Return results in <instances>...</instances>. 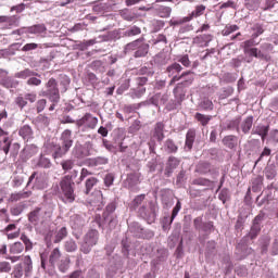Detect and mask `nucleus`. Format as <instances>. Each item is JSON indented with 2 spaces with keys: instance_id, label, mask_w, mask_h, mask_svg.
<instances>
[{
  "instance_id": "obj_22",
  "label": "nucleus",
  "mask_w": 278,
  "mask_h": 278,
  "mask_svg": "<svg viewBox=\"0 0 278 278\" xmlns=\"http://www.w3.org/2000/svg\"><path fill=\"white\" fill-rule=\"evenodd\" d=\"M41 212H42V208L41 207H35L34 211H31L29 214H28V220L29 223H31L33 225H38V222L40 220V216H41Z\"/></svg>"
},
{
  "instance_id": "obj_33",
  "label": "nucleus",
  "mask_w": 278,
  "mask_h": 278,
  "mask_svg": "<svg viewBox=\"0 0 278 278\" xmlns=\"http://www.w3.org/2000/svg\"><path fill=\"white\" fill-rule=\"evenodd\" d=\"M25 251V245L22 242H15L10 245L11 255H18Z\"/></svg>"
},
{
  "instance_id": "obj_50",
  "label": "nucleus",
  "mask_w": 278,
  "mask_h": 278,
  "mask_svg": "<svg viewBox=\"0 0 278 278\" xmlns=\"http://www.w3.org/2000/svg\"><path fill=\"white\" fill-rule=\"evenodd\" d=\"M21 240L25 244L26 251H31V249H34V243L28 239L27 235H22Z\"/></svg>"
},
{
  "instance_id": "obj_16",
  "label": "nucleus",
  "mask_w": 278,
  "mask_h": 278,
  "mask_svg": "<svg viewBox=\"0 0 278 278\" xmlns=\"http://www.w3.org/2000/svg\"><path fill=\"white\" fill-rule=\"evenodd\" d=\"M62 260V251L60 248H54L49 255V264L52 268H55V264H58Z\"/></svg>"
},
{
  "instance_id": "obj_39",
  "label": "nucleus",
  "mask_w": 278,
  "mask_h": 278,
  "mask_svg": "<svg viewBox=\"0 0 278 278\" xmlns=\"http://www.w3.org/2000/svg\"><path fill=\"white\" fill-rule=\"evenodd\" d=\"M270 131V126L257 125L253 128L252 135L253 136H262L263 134H268Z\"/></svg>"
},
{
  "instance_id": "obj_60",
  "label": "nucleus",
  "mask_w": 278,
  "mask_h": 278,
  "mask_svg": "<svg viewBox=\"0 0 278 278\" xmlns=\"http://www.w3.org/2000/svg\"><path fill=\"white\" fill-rule=\"evenodd\" d=\"M92 175V173H90V170H88V168H83L80 170V176L78 178L77 184H81V181H84V179H86V177Z\"/></svg>"
},
{
  "instance_id": "obj_54",
  "label": "nucleus",
  "mask_w": 278,
  "mask_h": 278,
  "mask_svg": "<svg viewBox=\"0 0 278 278\" xmlns=\"http://www.w3.org/2000/svg\"><path fill=\"white\" fill-rule=\"evenodd\" d=\"M167 166L172 169L177 168V166H179V161L177 157L175 156H169L168 161H167Z\"/></svg>"
},
{
  "instance_id": "obj_24",
  "label": "nucleus",
  "mask_w": 278,
  "mask_h": 278,
  "mask_svg": "<svg viewBox=\"0 0 278 278\" xmlns=\"http://www.w3.org/2000/svg\"><path fill=\"white\" fill-rule=\"evenodd\" d=\"M223 144L228 149H236V147H238V137L233 135L226 136L223 139Z\"/></svg>"
},
{
  "instance_id": "obj_28",
  "label": "nucleus",
  "mask_w": 278,
  "mask_h": 278,
  "mask_svg": "<svg viewBox=\"0 0 278 278\" xmlns=\"http://www.w3.org/2000/svg\"><path fill=\"white\" fill-rule=\"evenodd\" d=\"M99 184V179L96 177H90L85 181V194H90L92 188Z\"/></svg>"
},
{
  "instance_id": "obj_64",
  "label": "nucleus",
  "mask_w": 278,
  "mask_h": 278,
  "mask_svg": "<svg viewBox=\"0 0 278 278\" xmlns=\"http://www.w3.org/2000/svg\"><path fill=\"white\" fill-rule=\"evenodd\" d=\"M38 49V43H26L23 48L22 51H34Z\"/></svg>"
},
{
  "instance_id": "obj_36",
  "label": "nucleus",
  "mask_w": 278,
  "mask_h": 278,
  "mask_svg": "<svg viewBox=\"0 0 278 278\" xmlns=\"http://www.w3.org/2000/svg\"><path fill=\"white\" fill-rule=\"evenodd\" d=\"M164 147L168 153H177V151H179V147L175 144V141L173 139L165 140Z\"/></svg>"
},
{
  "instance_id": "obj_52",
  "label": "nucleus",
  "mask_w": 278,
  "mask_h": 278,
  "mask_svg": "<svg viewBox=\"0 0 278 278\" xmlns=\"http://www.w3.org/2000/svg\"><path fill=\"white\" fill-rule=\"evenodd\" d=\"M178 62H180V64H182L185 68H190V64H192V62H190V58L188 56V54L179 56Z\"/></svg>"
},
{
  "instance_id": "obj_56",
  "label": "nucleus",
  "mask_w": 278,
  "mask_h": 278,
  "mask_svg": "<svg viewBox=\"0 0 278 278\" xmlns=\"http://www.w3.org/2000/svg\"><path fill=\"white\" fill-rule=\"evenodd\" d=\"M37 112L40 114V112L45 111V108H47V100L46 99H40L36 103Z\"/></svg>"
},
{
  "instance_id": "obj_3",
  "label": "nucleus",
  "mask_w": 278,
  "mask_h": 278,
  "mask_svg": "<svg viewBox=\"0 0 278 278\" xmlns=\"http://www.w3.org/2000/svg\"><path fill=\"white\" fill-rule=\"evenodd\" d=\"M60 190L65 199V203H73L75 201V181H73V176L65 175L61 178Z\"/></svg>"
},
{
  "instance_id": "obj_41",
  "label": "nucleus",
  "mask_w": 278,
  "mask_h": 278,
  "mask_svg": "<svg viewBox=\"0 0 278 278\" xmlns=\"http://www.w3.org/2000/svg\"><path fill=\"white\" fill-rule=\"evenodd\" d=\"M64 250L67 253H74V251H77V243L75 242V240L68 239L67 241H65Z\"/></svg>"
},
{
  "instance_id": "obj_53",
  "label": "nucleus",
  "mask_w": 278,
  "mask_h": 278,
  "mask_svg": "<svg viewBox=\"0 0 278 278\" xmlns=\"http://www.w3.org/2000/svg\"><path fill=\"white\" fill-rule=\"evenodd\" d=\"M181 210V202L178 201L175 205V207L172 211V217H170V223H173L175 220V218H177V214H179V211Z\"/></svg>"
},
{
  "instance_id": "obj_1",
  "label": "nucleus",
  "mask_w": 278,
  "mask_h": 278,
  "mask_svg": "<svg viewBox=\"0 0 278 278\" xmlns=\"http://www.w3.org/2000/svg\"><path fill=\"white\" fill-rule=\"evenodd\" d=\"M252 36L241 43V49L244 55L248 58H255L256 60H263L264 62H270V52L275 47L273 43L265 42L261 45L260 49L255 48V38H260L264 34V25L260 23L253 24L251 27Z\"/></svg>"
},
{
  "instance_id": "obj_2",
  "label": "nucleus",
  "mask_w": 278,
  "mask_h": 278,
  "mask_svg": "<svg viewBox=\"0 0 278 278\" xmlns=\"http://www.w3.org/2000/svg\"><path fill=\"white\" fill-rule=\"evenodd\" d=\"M73 131L65 129L60 137V144L52 146V157L53 160H60L71 151L73 148Z\"/></svg>"
},
{
  "instance_id": "obj_11",
  "label": "nucleus",
  "mask_w": 278,
  "mask_h": 278,
  "mask_svg": "<svg viewBox=\"0 0 278 278\" xmlns=\"http://www.w3.org/2000/svg\"><path fill=\"white\" fill-rule=\"evenodd\" d=\"M90 205L92 207H97V210H101L105 204L103 203V192L96 191L91 194L89 200Z\"/></svg>"
},
{
  "instance_id": "obj_30",
  "label": "nucleus",
  "mask_w": 278,
  "mask_h": 278,
  "mask_svg": "<svg viewBox=\"0 0 278 278\" xmlns=\"http://www.w3.org/2000/svg\"><path fill=\"white\" fill-rule=\"evenodd\" d=\"M241 130L243 134H249L251 129L253 128V116H248L240 125Z\"/></svg>"
},
{
  "instance_id": "obj_57",
  "label": "nucleus",
  "mask_w": 278,
  "mask_h": 278,
  "mask_svg": "<svg viewBox=\"0 0 278 278\" xmlns=\"http://www.w3.org/2000/svg\"><path fill=\"white\" fill-rule=\"evenodd\" d=\"M140 34H142V30L138 26H132L127 30V36H140Z\"/></svg>"
},
{
  "instance_id": "obj_14",
  "label": "nucleus",
  "mask_w": 278,
  "mask_h": 278,
  "mask_svg": "<svg viewBox=\"0 0 278 278\" xmlns=\"http://www.w3.org/2000/svg\"><path fill=\"white\" fill-rule=\"evenodd\" d=\"M90 155V150L84 146H76L73 150V156L76 160H85V157H88Z\"/></svg>"
},
{
  "instance_id": "obj_23",
  "label": "nucleus",
  "mask_w": 278,
  "mask_h": 278,
  "mask_svg": "<svg viewBox=\"0 0 278 278\" xmlns=\"http://www.w3.org/2000/svg\"><path fill=\"white\" fill-rule=\"evenodd\" d=\"M197 138V132L194 130H188L186 135L185 147L188 151H192V147L194 144V139Z\"/></svg>"
},
{
  "instance_id": "obj_42",
  "label": "nucleus",
  "mask_w": 278,
  "mask_h": 278,
  "mask_svg": "<svg viewBox=\"0 0 278 278\" xmlns=\"http://www.w3.org/2000/svg\"><path fill=\"white\" fill-rule=\"evenodd\" d=\"M61 166L64 173H68V170H73L75 167V161L71 159L64 160L61 162Z\"/></svg>"
},
{
  "instance_id": "obj_46",
  "label": "nucleus",
  "mask_w": 278,
  "mask_h": 278,
  "mask_svg": "<svg viewBox=\"0 0 278 278\" xmlns=\"http://www.w3.org/2000/svg\"><path fill=\"white\" fill-rule=\"evenodd\" d=\"M15 77H17V79H27V77H34V72L29 68H26L24 71L16 73Z\"/></svg>"
},
{
  "instance_id": "obj_61",
  "label": "nucleus",
  "mask_w": 278,
  "mask_h": 278,
  "mask_svg": "<svg viewBox=\"0 0 278 278\" xmlns=\"http://www.w3.org/2000/svg\"><path fill=\"white\" fill-rule=\"evenodd\" d=\"M114 184V175L113 174H106L104 177V185L106 188H110Z\"/></svg>"
},
{
  "instance_id": "obj_25",
  "label": "nucleus",
  "mask_w": 278,
  "mask_h": 278,
  "mask_svg": "<svg viewBox=\"0 0 278 278\" xmlns=\"http://www.w3.org/2000/svg\"><path fill=\"white\" fill-rule=\"evenodd\" d=\"M147 53H149V45L144 42V39H142L139 48L135 51V58H144Z\"/></svg>"
},
{
  "instance_id": "obj_21",
  "label": "nucleus",
  "mask_w": 278,
  "mask_h": 278,
  "mask_svg": "<svg viewBox=\"0 0 278 278\" xmlns=\"http://www.w3.org/2000/svg\"><path fill=\"white\" fill-rule=\"evenodd\" d=\"M18 135L23 140H30L34 136V130L29 127V125H24L20 128Z\"/></svg>"
},
{
  "instance_id": "obj_58",
  "label": "nucleus",
  "mask_w": 278,
  "mask_h": 278,
  "mask_svg": "<svg viewBox=\"0 0 278 278\" xmlns=\"http://www.w3.org/2000/svg\"><path fill=\"white\" fill-rule=\"evenodd\" d=\"M188 17L187 16H185V17H182V18H180V20H172L170 22H169V25H170V27H177V25H184V23H189V21L187 20Z\"/></svg>"
},
{
  "instance_id": "obj_18",
  "label": "nucleus",
  "mask_w": 278,
  "mask_h": 278,
  "mask_svg": "<svg viewBox=\"0 0 278 278\" xmlns=\"http://www.w3.org/2000/svg\"><path fill=\"white\" fill-rule=\"evenodd\" d=\"M31 197V191H20L16 193H12L9 198L10 203H16V201H21L22 199H29Z\"/></svg>"
},
{
  "instance_id": "obj_32",
  "label": "nucleus",
  "mask_w": 278,
  "mask_h": 278,
  "mask_svg": "<svg viewBox=\"0 0 278 278\" xmlns=\"http://www.w3.org/2000/svg\"><path fill=\"white\" fill-rule=\"evenodd\" d=\"M0 86H3V88H16L18 83L12 79V77H4L0 79Z\"/></svg>"
},
{
  "instance_id": "obj_59",
  "label": "nucleus",
  "mask_w": 278,
  "mask_h": 278,
  "mask_svg": "<svg viewBox=\"0 0 278 278\" xmlns=\"http://www.w3.org/2000/svg\"><path fill=\"white\" fill-rule=\"evenodd\" d=\"M38 164L41 168H51V160L47 157H41Z\"/></svg>"
},
{
  "instance_id": "obj_9",
  "label": "nucleus",
  "mask_w": 278,
  "mask_h": 278,
  "mask_svg": "<svg viewBox=\"0 0 278 278\" xmlns=\"http://www.w3.org/2000/svg\"><path fill=\"white\" fill-rule=\"evenodd\" d=\"M36 99H38V96L36 93H34V92L25 93L24 96L23 94H18L15 98V105H17V108L23 110V108H26L27 101L29 103H36Z\"/></svg>"
},
{
  "instance_id": "obj_13",
  "label": "nucleus",
  "mask_w": 278,
  "mask_h": 278,
  "mask_svg": "<svg viewBox=\"0 0 278 278\" xmlns=\"http://www.w3.org/2000/svg\"><path fill=\"white\" fill-rule=\"evenodd\" d=\"M192 81H194V76H189L184 81L178 83L173 90L174 96L176 98L179 97L181 94V92H184V88H186V86H191Z\"/></svg>"
},
{
  "instance_id": "obj_38",
  "label": "nucleus",
  "mask_w": 278,
  "mask_h": 278,
  "mask_svg": "<svg viewBox=\"0 0 278 278\" xmlns=\"http://www.w3.org/2000/svg\"><path fill=\"white\" fill-rule=\"evenodd\" d=\"M192 184L193 186H204L205 188H212L214 186V181L207 178H195Z\"/></svg>"
},
{
  "instance_id": "obj_49",
  "label": "nucleus",
  "mask_w": 278,
  "mask_h": 278,
  "mask_svg": "<svg viewBox=\"0 0 278 278\" xmlns=\"http://www.w3.org/2000/svg\"><path fill=\"white\" fill-rule=\"evenodd\" d=\"M240 117L231 119L227 125L228 129H237V131H240Z\"/></svg>"
},
{
  "instance_id": "obj_35",
  "label": "nucleus",
  "mask_w": 278,
  "mask_h": 278,
  "mask_svg": "<svg viewBox=\"0 0 278 278\" xmlns=\"http://www.w3.org/2000/svg\"><path fill=\"white\" fill-rule=\"evenodd\" d=\"M194 118L203 127L207 126L210 124V121H212V117L210 115H205V114H202V113H195Z\"/></svg>"
},
{
  "instance_id": "obj_15",
  "label": "nucleus",
  "mask_w": 278,
  "mask_h": 278,
  "mask_svg": "<svg viewBox=\"0 0 278 278\" xmlns=\"http://www.w3.org/2000/svg\"><path fill=\"white\" fill-rule=\"evenodd\" d=\"M164 123L157 122L152 131L153 138L157 140V142H162L164 140Z\"/></svg>"
},
{
  "instance_id": "obj_17",
  "label": "nucleus",
  "mask_w": 278,
  "mask_h": 278,
  "mask_svg": "<svg viewBox=\"0 0 278 278\" xmlns=\"http://www.w3.org/2000/svg\"><path fill=\"white\" fill-rule=\"evenodd\" d=\"M154 12L156 16H160V18H170L173 9L170 7L160 5L154 10Z\"/></svg>"
},
{
  "instance_id": "obj_10",
  "label": "nucleus",
  "mask_w": 278,
  "mask_h": 278,
  "mask_svg": "<svg viewBox=\"0 0 278 278\" xmlns=\"http://www.w3.org/2000/svg\"><path fill=\"white\" fill-rule=\"evenodd\" d=\"M193 226L197 231H204L205 233H212V229H214V222L203 223V217H195L193 219Z\"/></svg>"
},
{
  "instance_id": "obj_26",
  "label": "nucleus",
  "mask_w": 278,
  "mask_h": 278,
  "mask_svg": "<svg viewBox=\"0 0 278 278\" xmlns=\"http://www.w3.org/2000/svg\"><path fill=\"white\" fill-rule=\"evenodd\" d=\"M58 268L60 273H66L71 268V258L68 256H63L59 263Z\"/></svg>"
},
{
  "instance_id": "obj_20",
  "label": "nucleus",
  "mask_w": 278,
  "mask_h": 278,
  "mask_svg": "<svg viewBox=\"0 0 278 278\" xmlns=\"http://www.w3.org/2000/svg\"><path fill=\"white\" fill-rule=\"evenodd\" d=\"M206 7L203 4L197 5L195 9L187 16V21H192V18H199L205 14Z\"/></svg>"
},
{
  "instance_id": "obj_37",
  "label": "nucleus",
  "mask_w": 278,
  "mask_h": 278,
  "mask_svg": "<svg viewBox=\"0 0 278 278\" xmlns=\"http://www.w3.org/2000/svg\"><path fill=\"white\" fill-rule=\"evenodd\" d=\"M143 38L137 39L135 41H131L125 46L126 53H129V51H138V48L142 43Z\"/></svg>"
},
{
  "instance_id": "obj_31",
  "label": "nucleus",
  "mask_w": 278,
  "mask_h": 278,
  "mask_svg": "<svg viewBox=\"0 0 278 278\" xmlns=\"http://www.w3.org/2000/svg\"><path fill=\"white\" fill-rule=\"evenodd\" d=\"M10 147H12V140H10V137L0 139V151H3L5 155L10 153Z\"/></svg>"
},
{
  "instance_id": "obj_7",
  "label": "nucleus",
  "mask_w": 278,
  "mask_h": 278,
  "mask_svg": "<svg viewBox=\"0 0 278 278\" xmlns=\"http://www.w3.org/2000/svg\"><path fill=\"white\" fill-rule=\"evenodd\" d=\"M97 242H99V230H89L85 236V245L81 248L83 253L88 254Z\"/></svg>"
},
{
  "instance_id": "obj_44",
  "label": "nucleus",
  "mask_w": 278,
  "mask_h": 278,
  "mask_svg": "<svg viewBox=\"0 0 278 278\" xmlns=\"http://www.w3.org/2000/svg\"><path fill=\"white\" fill-rule=\"evenodd\" d=\"M240 29V26L233 24V25H226L225 28L222 30V34L224 36H230V34H233V31H238Z\"/></svg>"
},
{
  "instance_id": "obj_29",
  "label": "nucleus",
  "mask_w": 278,
  "mask_h": 278,
  "mask_svg": "<svg viewBox=\"0 0 278 278\" xmlns=\"http://www.w3.org/2000/svg\"><path fill=\"white\" fill-rule=\"evenodd\" d=\"M68 236V229L66 227H62L59 229L54 236V244H60Z\"/></svg>"
},
{
  "instance_id": "obj_43",
  "label": "nucleus",
  "mask_w": 278,
  "mask_h": 278,
  "mask_svg": "<svg viewBox=\"0 0 278 278\" xmlns=\"http://www.w3.org/2000/svg\"><path fill=\"white\" fill-rule=\"evenodd\" d=\"M264 184V177L262 176H256L255 178H253L252 180V190L255 192L257 190H260L262 188Z\"/></svg>"
},
{
  "instance_id": "obj_63",
  "label": "nucleus",
  "mask_w": 278,
  "mask_h": 278,
  "mask_svg": "<svg viewBox=\"0 0 278 278\" xmlns=\"http://www.w3.org/2000/svg\"><path fill=\"white\" fill-rule=\"evenodd\" d=\"M40 84H42V80L37 77H30L27 80L28 86H40Z\"/></svg>"
},
{
  "instance_id": "obj_12",
  "label": "nucleus",
  "mask_w": 278,
  "mask_h": 278,
  "mask_svg": "<svg viewBox=\"0 0 278 278\" xmlns=\"http://www.w3.org/2000/svg\"><path fill=\"white\" fill-rule=\"evenodd\" d=\"M114 212H116V204L114 203L108 204L105 207V211L102 214L103 222L109 223V225H112V223H114V216H112Z\"/></svg>"
},
{
  "instance_id": "obj_27",
  "label": "nucleus",
  "mask_w": 278,
  "mask_h": 278,
  "mask_svg": "<svg viewBox=\"0 0 278 278\" xmlns=\"http://www.w3.org/2000/svg\"><path fill=\"white\" fill-rule=\"evenodd\" d=\"M47 31V26L45 24H37L29 26L26 34H45Z\"/></svg>"
},
{
  "instance_id": "obj_55",
  "label": "nucleus",
  "mask_w": 278,
  "mask_h": 278,
  "mask_svg": "<svg viewBox=\"0 0 278 278\" xmlns=\"http://www.w3.org/2000/svg\"><path fill=\"white\" fill-rule=\"evenodd\" d=\"M10 270H12V265H10V262H0V273H10Z\"/></svg>"
},
{
  "instance_id": "obj_5",
  "label": "nucleus",
  "mask_w": 278,
  "mask_h": 278,
  "mask_svg": "<svg viewBox=\"0 0 278 278\" xmlns=\"http://www.w3.org/2000/svg\"><path fill=\"white\" fill-rule=\"evenodd\" d=\"M31 270H34V265L31 257L27 255L24 256L22 263L15 265L13 275L15 278H21L23 277V273H25V277H29V273H31Z\"/></svg>"
},
{
  "instance_id": "obj_6",
  "label": "nucleus",
  "mask_w": 278,
  "mask_h": 278,
  "mask_svg": "<svg viewBox=\"0 0 278 278\" xmlns=\"http://www.w3.org/2000/svg\"><path fill=\"white\" fill-rule=\"evenodd\" d=\"M47 91L43 92V97H48L51 103H60V89L58 88V80L50 78L46 84Z\"/></svg>"
},
{
  "instance_id": "obj_47",
  "label": "nucleus",
  "mask_w": 278,
  "mask_h": 278,
  "mask_svg": "<svg viewBox=\"0 0 278 278\" xmlns=\"http://www.w3.org/2000/svg\"><path fill=\"white\" fill-rule=\"evenodd\" d=\"M144 199H147L146 194H139L137 195L132 202L131 205L134 207V210H137L138 207H140V205H142V202L144 201Z\"/></svg>"
},
{
  "instance_id": "obj_48",
  "label": "nucleus",
  "mask_w": 278,
  "mask_h": 278,
  "mask_svg": "<svg viewBox=\"0 0 278 278\" xmlns=\"http://www.w3.org/2000/svg\"><path fill=\"white\" fill-rule=\"evenodd\" d=\"M109 160L105 156H98L93 160H91V164L93 166H105L108 164Z\"/></svg>"
},
{
  "instance_id": "obj_40",
  "label": "nucleus",
  "mask_w": 278,
  "mask_h": 278,
  "mask_svg": "<svg viewBox=\"0 0 278 278\" xmlns=\"http://www.w3.org/2000/svg\"><path fill=\"white\" fill-rule=\"evenodd\" d=\"M199 105L201 110H204V112H212V110H214V102L207 98L202 100Z\"/></svg>"
},
{
  "instance_id": "obj_4",
  "label": "nucleus",
  "mask_w": 278,
  "mask_h": 278,
  "mask_svg": "<svg viewBox=\"0 0 278 278\" xmlns=\"http://www.w3.org/2000/svg\"><path fill=\"white\" fill-rule=\"evenodd\" d=\"M182 71H184V67L179 63H173L172 65L167 66L166 73H168V77H173L169 80V86H175L177 81H181V79H186V77H190L194 75V72L192 71H187V72H182ZM180 72H182L181 75H177V73H180Z\"/></svg>"
},
{
  "instance_id": "obj_34",
  "label": "nucleus",
  "mask_w": 278,
  "mask_h": 278,
  "mask_svg": "<svg viewBox=\"0 0 278 278\" xmlns=\"http://www.w3.org/2000/svg\"><path fill=\"white\" fill-rule=\"evenodd\" d=\"M34 179H35L36 186H42V184L45 181V177L42 176V174L38 175L37 172H34L30 175V177L28 178L27 186H29L31 184V181H34Z\"/></svg>"
},
{
  "instance_id": "obj_8",
  "label": "nucleus",
  "mask_w": 278,
  "mask_h": 278,
  "mask_svg": "<svg viewBox=\"0 0 278 278\" xmlns=\"http://www.w3.org/2000/svg\"><path fill=\"white\" fill-rule=\"evenodd\" d=\"M99 124V118L92 116L90 113H86L80 119H77V127H86V129H94Z\"/></svg>"
},
{
  "instance_id": "obj_19",
  "label": "nucleus",
  "mask_w": 278,
  "mask_h": 278,
  "mask_svg": "<svg viewBox=\"0 0 278 278\" xmlns=\"http://www.w3.org/2000/svg\"><path fill=\"white\" fill-rule=\"evenodd\" d=\"M260 231H262V228L260 227V217H255L249 232L251 240H255V238L260 236Z\"/></svg>"
},
{
  "instance_id": "obj_51",
  "label": "nucleus",
  "mask_w": 278,
  "mask_h": 278,
  "mask_svg": "<svg viewBox=\"0 0 278 278\" xmlns=\"http://www.w3.org/2000/svg\"><path fill=\"white\" fill-rule=\"evenodd\" d=\"M270 153H273V150H270L268 147H265L260 155V157L256 160L255 164H260L264 160V157H269Z\"/></svg>"
},
{
  "instance_id": "obj_45",
  "label": "nucleus",
  "mask_w": 278,
  "mask_h": 278,
  "mask_svg": "<svg viewBox=\"0 0 278 278\" xmlns=\"http://www.w3.org/2000/svg\"><path fill=\"white\" fill-rule=\"evenodd\" d=\"M150 103L157 106L160 103H166V98L162 97L160 93H156L150 99Z\"/></svg>"
},
{
  "instance_id": "obj_62",
  "label": "nucleus",
  "mask_w": 278,
  "mask_h": 278,
  "mask_svg": "<svg viewBox=\"0 0 278 278\" xmlns=\"http://www.w3.org/2000/svg\"><path fill=\"white\" fill-rule=\"evenodd\" d=\"M268 141L271 142V144H277L278 143V130H273L270 132Z\"/></svg>"
}]
</instances>
